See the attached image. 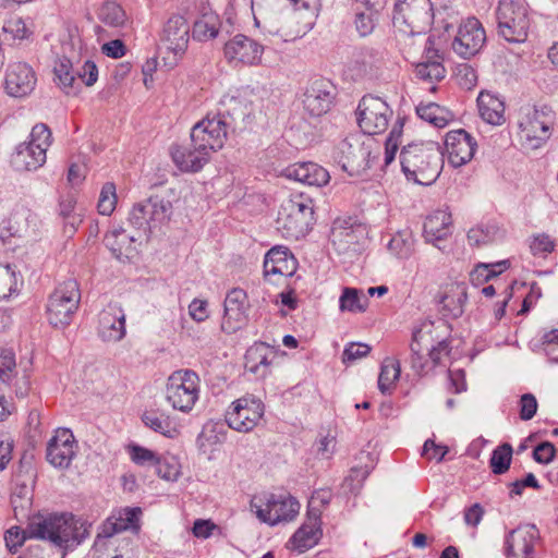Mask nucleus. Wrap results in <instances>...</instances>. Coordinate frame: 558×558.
Instances as JSON below:
<instances>
[{
    "instance_id": "obj_18",
    "label": "nucleus",
    "mask_w": 558,
    "mask_h": 558,
    "mask_svg": "<svg viewBox=\"0 0 558 558\" xmlns=\"http://www.w3.org/2000/svg\"><path fill=\"white\" fill-rule=\"evenodd\" d=\"M335 99V86L325 78L314 80L303 94V108L312 117L327 113Z\"/></svg>"
},
{
    "instance_id": "obj_14",
    "label": "nucleus",
    "mask_w": 558,
    "mask_h": 558,
    "mask_svg": "<svg viewBox=\"0 0 558 558\" xmlns=\"http://www.w3.org/2000/svg\"><path fill=\"white\" fill-rule=\"evenodd\" d=\"M170 214V202L156 196L135 204L129 215V221L134 228L146 232L167 221Z\"/></svg>"
},
{
    "instance_id": "obj_26",
    "label": "nucleus",
    "mask_w": 558,
    "mask_h": 558,
    "mask_svg": "<svg viewBox=\"0 0 558 558\" xmlns=\"http://www.w3.org/2000/svg\"><path fill=\"white\" fill-rule=\"evenodd\" d=\"M286 178L310 186H324L329 180V172L315 162H296L283 171Z\"/></svg>"
},
{
    "instance_id": "obj_24",
    "label": "nucleus",
    "mask_w": 558,
    "mask_h": 558,
    "mask_svg": "<svg viewBox=\"0 0 558 558\" xmlns=\"http://www.w3.org/2000/svg\"><path fill=\"white\" fill-rule=\"evenodd\" d=\"M171 157L174 165L183 172H198L209 161L210 155L191 142L186 146H173Z\"/></svg>"
},
{
    "instance_id": "obj_38",
    "label": "nucleus",
    "mask_w": 558,
    "mask_h": 558,
    "mask_svg": "<svg viewBox=\"0 0 558 558\" xmlns=\"http://www.w3.org/2000/svg\"><path fill=\"white\" fill-rule=\"evenodd\" d=\"M417 116L437 129L446 128L454 118L453 113L436 102L420 104L416 107Z\"/></svg>"
},
{
    "instance_id": "obj_60",
    "label": "nucleus",
    "mask_w": 558,
    "mask_h": 558,
    "mask_svg": "<svg viewBox=\"0 0 558 558\" xmlns=\"http://www.w3.org/2000/svg\"><path fill=\"white\" fill-rule=\"evenodd\" d=\"M371 350L372 348L366 343L352 342L344 348L342 353V362L349 363L365 357L371 352Z\"/></svg>"
},
{
    "instance_id": "obj_40",
    "label": "nucleus",
    "mask_w": 558,
    "mask_h": 558,
    "mask_svg": "<svg viewBox=\"0 0 558 558\" xmlns=\"http://www.w3.org/2000/svg\"><path fill=\"white\" fill-rule=\"evenodd\" d=\"M219 16L214 12H204L193 26V37L199 41L213 39L221 27Z\"/></svg>"
},
{
    "instance_id": "obj_61",
    "label": "nucleus",
    "mask_w": 558,
    "mask_h": 558,
    "mask_svg": "<svg viewBox=\"0 0 558 558\" xmlns=\"http://www.w3.org/2000/svg\"><path fill=\"white\" fill-rule=\"evenodd\" d=\"M519 407L520 418L523 421H529L536 414L538 403L534 395L524 393L520 398Z\"/></svg>"
},
{
    "instance_id": "obj_29",
    "label": "nucleus",
    "mask_w": 558,
    "mask_h": 558,
    "mask_svg": "<svg viewBox=\"0 0 558 558\" xmlns=\"http://www.w3.org/2000/svg\"><path fill=\"white\" fill-rule=\"evenodd\" d=\"M275 359L272 349L264 342H256L245 353V368L265 378L270 373V365Z\"/></svg>"
},
{
    "instance_id": "obj_6",
    "label": "nucleus",
    "mask_w": 558,
    "mask_h": 558,
    "mask_svg": "<svg viewBox=\"0 0 558 558\" xmlns=\"http://www.w3.org/2000/svg\"><path fill=\"white\" fill-rule=\"evenodd\" d=\"M432 11L429 0H399L395 4L392 22L405 35H420L430 26Z\"/></svg>"
},
{
    "instance_id": "obj_4",
    "label": "nucleus",
    "mask_w": 558,
    "mask_h": 558,
    "mask_svg": "<svg viewBox=\"0 0 558 558\" xmlns=\"http://www.w3.org/2000/svg\"><path fill=\"white\" fill-rule=\"evenodd\" d=\"M496 19L498 34L505 40L521 44L527 39L530 19L524 0H499Z\"/></svg>"
},
{
    "instance_id": "obj_59",
    "label": "nucleus",
    "mask_w": 558,
    "mask_h": 558,
    "mask_svg": "<svg viewBox=\"0 0 558 558\" xmlns=\"http://www.w3.org/2000/svg\"><path fill=\"white\" fill-rule=\"evenodd\" d=\"M75 205L76 201L72 196L62 198L59 204L60 215L73 230H75L76 226L82 221L81 218L74 214Z\"/></svg>"
},
{
    "instance_id": "obj_11",
    "label": "nucleus",
    "mask_w": 558,
    "mask_h": 558,
    "mask_svg": "<svg viewBox=\"0 0 558 558\" xmlns=\"http://www.w3.org/2000/svg\"><path fill=\"white\" fill-rule=\"evenodd\" d=\"M359 126L364 134L375 135L385 132L392 117L386 101L375 96H364L356 110Z\"/></svg>"
},
{
    "instance_id": "obj_31",
    "label": "nucleus",
    "mask_w": 558,
    "mask_h": 558,
    "mask_svg": "<svg viewBox=\"0 0 558 558\" xmlns=\"http://www.w3.org/2000/svg\"><path fill=\"white\" fill-rule=\"evenodd\" d=\"M320 524L318 512H315V517L307 513L306 522L295 531L290 539L293 548L303 553L314 547L323 535Z\"/></svg>"
},
{
    "instance_id": "obj_36",
    "label": "nucleus",
    "mask_w": 558,
    "mask_h": 558,
    "mask_svg": "<svg viewBox=\"0 0 558 558\" xmlns=\"http://www.w3.org/2000/svg\"><path fill=\"white\" fill-rule=\"evenodd\" d=\"M142 421L146 427L168 438H174L179 435L174 420L165 411H146L142 415Z\"/></svg>"
},
{
    "instance_id": "obj_47",
    "label": "nucleus",
    "mask_w": 558,
    "mask_h": 558,
    "mask_svg": "<svg viewBox=\"0 0 558 558\" xmlns=\"http://www.w3.org/2000/svg\"><path fill=\"white\" fill-rule=\"evenodd\" d=\"M512 446L508 442H505L493 450L489 465L494 474L500 475L509 470L512 460Z\"/></svg>"
},
{
    "instance_id": "obj_7",
    "label": "nucleus",
    "mask_w": 558,
    "mask_h": 558,
    "mask_svg": "<svg viewBox=\"0 0 558 558\" xmlns=\"http://www.w3.org/2000/svg\"><path fill=\"white\" fill-rule=\"evenodd\" d=\"M81 291L75 279H68L60 283L49 298L47 315L49 323L54 327H65L78 308Z\"/></svg>"
},
{
    "instance_id": "obj_13",
    "label": "nucleus",
    "mask_w": 558,
    "mask_h": 558,
    "mask_svg": "<svg viewBox=\"0 0 558 558\" xmlns=\"http://www.w3.org/2000/svg\"><path fill=\"white\" fill-rule=\"evenodd\" d=\"M264 403L254 396H245L232 402L226 414L228 426L240 433L251 432L262 420Z\"/></svg>"
},
{
    "instance_id": "obj_16",
    "label": "nucleus",
    "mask_w": 558,
    "mask_h": 558,
    "mask_svg": "<svg viewBox=\"0 0 558 558\" xmlns=\"http://www.w3.org/2000/svg\"><path fill=\"white\" fill-rule=\"evenodd\" d=\"M225 57L233 65H257L262 60L264 48L254 39L238 34L225 44Z\"/></svg>"
},
{
    "instance_id": "obj_44",
    "label": "nucleus",
    "mask_w": 558,
    "mask_h": 558,
    "mask_svg": "<svg viewBox=\"0 0 558 558\" xmlns=\"http://www.w3.org/2000/svg\"><path fill=\"white\" fill-rule=\"evenodd\" d=\"M400 363L395 359H386L378 376V388L383 393H389L400 377Z\"/></svg>"
},
{
    "instance_id": "obj_22",
    "label": "nucleus",
    "mask_w": 558,
    "mask_h": 558,
    "mask_svg": "<svg viewBox=\"0 0 558 558\" xmlns=\"http://www.w3.org/2000/svg\"><path fill=\"white\" fill-rule=\"evenodd\" d=\"M125 314L118 303H109L99 314L97 335L105 342H118L124 338Z\"/></svg>"
},
{
    "instance_id": "obj_35",
    "label": "nucleus",
    "mask_w": 558,
    "mask_h": 558,
    "mask_svg": "<svg viewBox=\"0 0 558 558\" xmlns=\"http://www.w3.org/2000/svg\"><path fill=\"white\" fill-rule=\"evenodd\" d=\"M104 241L112 255L118 259L129 257L134 252L133 243L135 238L128 234L122 227H114L109 230Z\"/></svg>"
},
{
    "instance_id": "obj_46",
    "label": "nucleus",
    "mask_w": 558,
    "mask_h": 558,
    "mask_svg": "<svg viewBox=\"0 0 558 558\" xmlns=\"http://www.w3.org/2000/svg\"><path fill=\"white\" fill-rule=\"evenodd\" d=\"M22 279L17 277L15 269L11 265L0 264V300L8 299L19 291Z\"/></svg>"
},
{
    "instance_id": "obj_17",
    "label": "nucleus",
    "mask_w": 558,
    "mask_h": 558,
    "mask_svg": "<svg viewBox=\"0 0 558 558\" xmlns=\"http://www.w3.org/2000/svg\"><path fill=\"white\" fill-rule=\"evenodd\" d=\"M486 40L485 31L475 17L468 19L458 29L451 47L453 51L464 59L475 56Z\"/></svg>"
},
{
    "instance_id": "obj_15",
    "label": "nucleus",
    "mask_w": 558,
    "mask_h": 558,
    "mask_svg": "<svg viewBox=\"0 0 558 558\" xmlns=\"http://www.w3.org/2000/svg\"><path fill=\"white\" fill-rule=\"evenodd\" d=\"M445 148L449 165L459 168L473 159L477 142L469 132L458 129L446 134Z\"/></svg>"
},
{
    "instance_id": "obj_33",
    "label": "nucleus",
    "mask_w": 558,
    "mask_h": 558,
    "mask_svg": "<svg viewBox=\"0 0 558 558\" xmlns=\"http://www.w3.org/2000/svg\"><path fill=\"white\" fill-rule=\"evenodd\" d=\"M53 82L66 95L78 93L77 70L66 57H58L53 63Z\"/></svg>"
},
{
    "instance_id": "obj_20",
    "label": "nucleus",
    "mask_w": 558,
    "mask_h": 558,
    "mask_svg": "<svg viewBox=\"0 0 558 558\" xmlns=\"http://www.w3.org/2000/svg\"><path fill=\"white\" fill-rule=\"evenodd\" d=\"M76 441L68 428H58L47 444L46 458L54 468H68L76 454Z\"/></svg>"
},
{
    "instance_id": "obj_32",
    "label": "nucleus",
    "mask_w": 558,
    "mask_h": 558,
    "mask_svg": "<svg viewBox=\"0 0 558 558\" xmlns=\"http://www.w3.org/2000/svg\"><path fill=\"white\" fill-rule=\"evenodd\" d=\"M432 45L433 40L428 37L425 44V60L416 64L415 73L416 76L423 81L437 82L445 77L446 71L441 64V58L438 54V51L433 49L430 47Z\"/></svg>"
},
{
    "instance_id": "obj_64",
    "label": "nucleus",
    "mask_w": 558,
    "mask_h": 558,
    "mask_svg": "<svg viewBox=\"0 0 558 558\" xmlns=\"http://www.w3.org/2000/svg\"><path fill=\"white\" fill-rule=\"evenodd\" d=\"M78 89L81 88V82L86 86H92L98 78V70L94 62L86 61L82 66V71L77 70Z\"/></svg>"
},
{
    "instance_id": "obj_48",
    "label": "nucleus",
    "mask_w": 558,
    "mask_h": 558,
    "mask_svg": "<svg viewBox=\"0 0 558 558\" xmlns=\"http://www.w3.org/2000/svg\"><path fill=\"white\" fill-rule=\"evenodd\" d=\"M508 266V260H501L495 264H480L470 274V279L473 284H481L505 271Z\"/></svg>"
},
{
    "instance_id": "obj_28",
    "label": "nucleus",
    "mask_w": 558,
    "mask_h": 558,
    "mask_svg": "<svg viewBox=\"0 0 558 558\" xmlns=\"http://www.w3.org/2000/svg\"><path fill=\"white\" fill-rule=\"evenodd\" d=\"M452 218L447 210H436L428 215L423 227V234L426 242L433 243L441 248L439 242L451 234Z\"/></svg>"
},
{
    "instance_id": "obj_55",
    "label": "nucleus",
    "mask_w": 558,
    "mask_h": 558,
    "mask_svg": "<svg viewBox=\"0 0 558 558\" xmlns=\"http://www.w3.org/2000/svg\"><path fill=\"white\" fill-rule=\"evenodd\" d=\"M555 241L546 233L533 235L530 242V251L534 256H546L555 250Z\"/></svg>"
},
{
    "instance_id": "obj_34",
    "label": "nucleus",
    "mask_w": 558,
    "mask_h": 558,
    "mask_svg": "<svg viewBox=\"0 0 558 558\" xmlns=\"http://www.w3.org/2000/svg\"><path fill=\"white\" fill-rule=\"evenodd\" d=\"M477 107L485 122L492 125H500L505 122V104L498 96L488 92L480 93Z\"/></svg>"
},
{
    "instance_id": "obj_2",
    "label": "nucleus",
    "mask_w": 558,
    "mask_h": 558,
    "mask_svg": "<svg viewBox=\"0 0 558 558\" xmlns=\"http://www.w3.org/2000/svg\"><path fill=\"white\" fill-rule=\"evenodd\" d=\"M402 172L409 181L430 185L444 167V155L435 142L410 143L400 153Z\"/></svg>"
},
{
    "instance_id": "obj_8",
    "label": "nucleus",
    "mask_w": 558,
    "mask_h": 558,
    "mask_svg": "<svg viewBox=\"0 0 558 558\" xmlns=\"http://www.w3.org/2000/svg\"><path fill=\"white\" fill-rule=\"evenodd\" d=\"M199 398V377L191 369L173 372L167 381L166 399L174 410L189 413Z\"/></svg>"
},
{
    "instance_id": "obj_45",
    "label": "nucleus",
    "mask_w": 558,
    "mask_h": 558,
    "mask_svg": "<svg viewBox=\"0 0 558 558\" xmlns=\"http://www.w3.org/2000/svg\"><path fill=\"white\" fill-rule=\"evenodd\" d=\"M388 250L400 259H408L414 252V238L410 231L396 233L388 243Z\"/></svg>"
},
{
    "instance_id": "obj_21",
    "label": "nucleus",
    "mask_w": 558,
    "mask_h": 558,
    "mask_svg": "<svg viewBox=\"0 0 558 558\" xmlns=\"http://www.w3.org/2000/svg\"><path fill=\"white\" fill-rule=\"evenodd\" d=\"M538 538L539 533L535 525H520L506 536V555L512 558H535V545Z\"/></svg>"
},
{
    "instance_id": "obj_10",
    "label": "nucleus",
    "mask_w": 558,
    "mask_h": 558,
    "mask_svg": "<svg viewBox=\"0 0 558 558\" xmlns=\"http://www.w3.org/2000/svg\"><path fill=\"white\" fill-rule=\"evenodd\" d=\"M369 146L362 135H349L337 147L335 158L349 175H361L369 168Z\"/></svg>"
},
{
    "instance_id": "obj_52",
    "label": "nucleus",
    "mask_w": 558,
    "mask_h": 558,
    "mask_svg": "<svg viewBox=\"0 0 558 558\" xmlns=\"http://www.w3.org/2000/svg\"><path fill=\"white\" fill-rule=\"evenodd\" d=\"M117 205L116 185L112 182H106L100 191L98 199V211L101 215L109 216Z\"/></svg>"
},
{
    "instance_id": "obj_9",
    "label": "nucleus",
    "mask_w": 558,
    "mask_h": 558,
    "mask_svg": "<svg viewBox=\"0 0 558 558\" xmlns=\"http://www.w3.org/2000/svg\"><path fill=\"white\" fill-rule=\"evenodd\" d=\"M555 114L543 106L529 109L520 121V136L524 144L532 149L541 147L551 135Z\"/></svg>"
},
{
    "instance_id": "obj_43",
    "label": "nucleus",
    "mask_w": 558,
    "mask_h": 558,
    "mask_svg": "<svg viewBox=\"0 0 558 558\" xmlns=\"http://www.w3.org/2000/svg\"><path fill=\"white\" fill-rule=\"evenodd\" d=\"M368 300L356 288H344L339 299L341 312L362 313L366 310Z\"/></svg>"
},
{
    "instance_id": "obj_51",
    "label": "nucleus",
    "mask_w": 558,
    "mask_h": 558,
    "mask_svg": "<svg viewBox=\"0 0 558 558\" xmlns=\"http://www.w3.org/2000/svg\"><path fill=\"white\" fill-rule=\"evenodd\" d=\"M402 131H403V122L401 120H398L393 124V126L385 142L384 161H385L386 166L390 165L395 160L396 154L399 148V144L401 143Z\"/></svg>"
},
{
    "instance_id": "obj_23",
    "label": "nucleus",
    "mask_w": 558,
    "mask_h": 558,
    "mask_svg": "<svg viewBox=\"0 0 558 558\" xmlns=\"http://www.w3.org/2000/svg\"><path fill=\"white\" fill-rule=\"evenodd\" d=\"M246 292L240 288H234L225 299V315L221 324L222 330L231 333L245 323L247 311Z\"/></svg>"
},
{
    "instance_id": "obj_54",
    "label": "nucleus",
    "mask_w": 558,
    "mask_h": 558,
    "mask_svg": "<svg viewBox=\"0 0 558 558\" xmlns=\"http://www.w3.org/2000/svg\"><path fill=\"white\" fill-rule=\"evenodd\" d=\"M4 34L10 36L11 39H25L31 35L29 28L26 26L25 21L20 16H11L8 19L2 27Z\"/></svg>"
},
{
    "instance_id": "obj_39",
    "label": "nucleus",
    "mask_w": 558,
    "mask_h": 558,
    "mask_svg": "<svg viewBox=\"0 0 558 558\" xmlns=\"http://www.w3.org/2000/svg\"><path fill=\"white\" fill-rule=\"evenodd\" d=\"M248 113L250 110L245 100L234 96H225L220 101L218 112L215 114L221 116L230 129L233 122L243 121Z\"/></svg>"
},
{
    "instance_id": "obj_63",
    "label": "nucleus",
    "mask_w": 558,
    "mask_h": 558,
    "mask_svg": "<svg viewBox=\"0 0 558 558\" xmlns=\"http://www.w3.org/2000/svg\"><path fill=\"white\" fill-rule=\"evenodd\" d=\"M123 531H125V524H122L121 522H117L114 520V517L109 518L101 525V527L97 534L95 545H98L102 538H109V537L113 536L114 534L123 532Z\"/></svg>"
},
{
    "instance_id": "obj_57",
    "label": "nucleus",
    "mask_w": 558,
    "mask_h": 558,
    "mask_svg": "<svg viewBox=\"0 0 558 558\" xmlns=\"http://www.w3.org/2000/svg\"><path fill=\"white\" fill-rule=\"evenodd\" d=\"M131 459L141 466L155 468L158 454L147 448L134 445L130 448Z\"/></svg>"
},
{
    "instance_id": "obj_58",
    "label": "nucleus",
    "mask_w": 558,
    "mask_h": 558,
    "mask_svg": "<svg viewBox=\"0 0 558 558\" xmlns=\"http://www.w3.org/2000/svg\"><path fill=\"white\" fill-rule=\"evenodd\" d=\"M331 490L330 489H318L315 490L308 501V514L315 517V512L322 515V509L325 508L331 500Z\"/></svg>"
},
{
    "instance_id": "obj_1",
    "label": "nucleus",
    "mask_w": 558,
    "mask_h": 558,
    "mask_svg": "<svg viewBox=\"0 0 558 558\" xmlns=\"http://www.w3.org/2000/svg\"><path fill=\"white\" fill-rule=\"evenodd\" d=\"M90 524L72 513H39L28 521L32 537L46 539L61 548H73L86 539Z\"/></svg>"
},
{
    "instance_id": "obj_50",
    "label": "nucleus",
    "mask_w": 558,
    "mask_h": 558,
    "mask_svg": "<svg viewBox=\"0 0 558 558\" xmlns=\"http://www.w3.org/2000/svg\"><path fill=\"white\" fill-rule=\"evenodd\" d=\"M15 354L12 350L0 348V381L10 385L17 375Z\"/></svg>"
},
{
    "instance_id": "obj_3",
    "label": "nucleus",
    "mask_w": 558,
    "mask_h": 558,
    "mask_svg": "<svg viewBox=\"0 0 558 558\" xmlns=\"http://www.w3.org/2000/svg\"><path fill=\"white\" fill-rule=\"evenodd\" d=\"M250 507L260 522L270 526L293 521L300 512V502L289 494L264 493L254 496Z\"/></svg>"
},
{
    "instance_id": "obj_49",
    "label": "nucleus",
    "mask_w": 558,
    "mask_h": 558,
    "mask_svg": "<svg viewBox=\"0 0 558 558\" xmlns=\"http://www.w3.org/2000/svg\"><path fill=\"white\" fill-rule=\"evenodd\" d=\"M154 469L166 481H175L180 475V464L172 456H159Z\"/></svg>"
},
{
    "instance_id": "obj_42",
    "label": "nucleus",
    "mask_w": 558,
    "mask_h": 558,
    "mask_svg": "<svg viewBox=\"0 0 558 558\" xmlns=\"http://www.w3.org/2000/svg\"><path fill=\"white\" fill-rule=\"evenodd\" d=\"M98 19L101 23L111 28L124 27L128 22L124 9L114 1H107L101 5Z\"/></svg>"
},
{
    "instance_id": "obj_27",
    "label": "nucleus",
    "mask_w": 558,
    "mask_h": 558,
    "mask_svg": "<svg viewBox=\"0 0 558 558\" xmlns=\"http://www.w3.org/2000/svg\"><path fill=\"white\" fill-rule=\"evenodd\" d=\"M189 32L190 27L182 15L171 16L163 27L162 40L166 48L174 54L184 52L189 43Z\"/></svg>"
},
{
    "instance_id": "obj_41",
    "label": "nucleus",
    "mask_w": 558,
    "mask_h": 558,
    "mask_svg": "<svg viewBox=\"0 0 558 558\" xmlns=\"http://www.w3.org/2000/svg\"><path fill=\"white\" fill-rule=\"evenodd\" d=\"M311 226L303 220L292 218L282 207H280L277 218V229L281 231L282 235L287 239L298 240L304 236Z\"/></svg>"
},
{
    "instance_id": "obj_19",
    "label": "nucleus",
    "mask_w": 558,
    "mask_h": 558,
    "mask_svg": "<svg viewBox=\"0 0 558 558\" xmlns=\"http://www.w3.org/2000/svg\"><path fill=\"white\" fill-rule=\"evenodd\" d=\"M37 84L33 68L25 62L9 64L4 77V90L10 97L24 98L29 96Z\"/></svg>"
},
{
    "instance_id": "obj_25",
    "label": "nucleus",
    "mask_w": 558,
    "mask_h": 558,
    "mask_svg": "<svg viewBox=\"0 0 558 558\" xmlns=\"http://www.w3.org/2000/svg\"><path fill=\"white\" fill-rule=\"evenodd\" d=\"M296 268L298 262L287 247L275 246L265 255L264 276L266 279L275 275L291 277L295 274Z\"/></svg>"
},
{
    "instance_id": "obj_5",
    "label": "nucleus",
    "mask_w": 558,
    "mask_h": 558,
    "mask_svg": "<svg viewBox=\"0 0 558 558\" xmlns=\"http://www.w3.org/2000/svg\"><path fill=\"white\" fill-rule=\"evenodd\" d=\"M51 145V132L46 124H36L31 132L29 141L15 147L11 165L16 171H35L46 162V153Z\"/></svg>"
},
{
    "instance_id": "obj_30",
    "label": "nucleus",
    "mask_w": 558,
    "mask_h": 558,
    "mask_svg": "<svg viewBox=\"0 0 558 558\" xmlns=\"http://www.w3.org/2000/svg\"><path fill=\"white\" fill-rule=\"evenodd\" d=\"M466 301L465 288L459 283H451L438 292L436 302L444 315L457 318L463 313V305Z\"/></svg>"
},
{
    "instance_id": "obj_37",
    "label": "nucleus",
    "mask_w": 558,
    "mask_h": 558,
    "mask_svg": "<svg viewBox=\"0 0 558 558\" xmlns=\"http://www.w3.org/2000/svg\"><path fill=\"white\" fill-rule=\"evenodd\" d=\"M292 218L303 220L308 226L314 222V202L311 197L304 194H294L281 205Z\"/></svg>"
},
{
    "instance_id": "obj_56",
    "label": "nucleus",
    "mask_w": 558,
    "mask_h": 558,
    "mask_svg": "<svg viewBox=\"0 0 558 558\" xmlns=\"http://www.w3.org/2000/svg\"><path fill=\"white\" fill-rule=\"evenodd\" d=\"M27 538H33L28 533V525L25 530H21L19 526H13L4 534L5 546L11 553H16Z\"/></svg>"
},
{
    "instance_id": "obj_62",
    "label": "nucleus",
    "mask_w": 558,
    "mask_h": 558,
    "mask_svg": "<svg viewBox=\"0 0 558 558\" xmlns=\"http://www.w3.org/2000/svg\"><path fill=\"white\" fill-rule=\"evenodd\" d=\"M555 453V446L549 441H543L534 448L533 458L537 463L548 464L554 460Z\"/></svg>"
},
{
    "instance_id": "obj_12",
    "label": "nucleus",
    "mask_w": 558,
    "mask_h": 558,
    "mask_svg": "<svg viewBox=\"0 0 558 558\" xmlns=\"http://www.w3.org/2000/svg\"><path fill=\"white\" fill-rule=\"evenodd\" d=\"M228 132V124L222 117L210 112L192 128L191 142L211 156V153L223 147Z\"/></svg>"
},
{
    "instance_id": "obj_53",
    "label": "nucleus",
    "mask_w": 558,
    "mask_h": 558,
    "mask_svg": "<svg viewBox=\"0 0 558 558\" xmlns=\"http://www.w3.org/2000/svg\"><path fill=\"white\" fill-rule=\"evenodd\" d=\"M369 473L371 469L367 465L353 466L349 475L344 478L343 486L348 488L350 493L357 494Z\"/></svg>"
}]
</instances>
